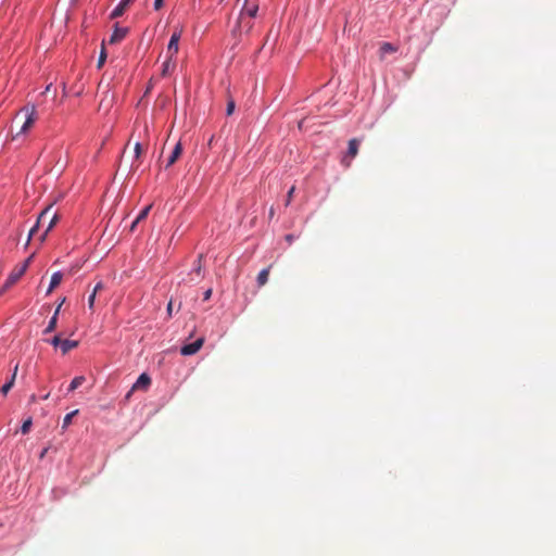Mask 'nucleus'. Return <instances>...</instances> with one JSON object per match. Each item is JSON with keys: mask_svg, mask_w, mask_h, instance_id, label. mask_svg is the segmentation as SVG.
<instances>
[{"mask_svg": "<svg viewBox=\"0 0 556 556\" xmlns=\"http://www.w3.org/2000/svg\"><path fill=\"white\" fill-rule=\"evenodd\" d=\"M268 276H269V267L268 268H264L260 271L258 276H257V283L260 287H263L267 283L268 281Z\"/></svg>", "mask_w": 556, "mask_h": 556, "instance_id": "a211bd4d", "label": "nucleus"}, {"mask_svg": "<svg viewBox=\"0 0 556 556\" xmlns=\"http://www.w3.org/2000/svg\"><path fill=\"white\" fill-rule=\"evenodd\" d=\"M132 1L134 0H121L118 5L111 12L110 17L117 18V17L122 16L124 14L125 10L128 8V5Z\"/></svg>", "mask_w": 556, "mask_h": 556, "instance_id": "4468645a", "label": "nucleus"}, {"mask_svg": "<svg viewBox=\"0 0 556 556\" xmlns=\"http://www.w3.org/2000/svg\"><path fill=\"white\" fill-rule=\"evenodd\" d=\"M286 239H287L288 241H292V236H291V235H288V236L286 237Z\"/></svg>", "mask_w": 556, "mask_h": 556, "instance_id": "e433bc0d", "label": "nucleus"}, {"mask_svg": "<svg viewBox=\"0 0 556 556\" xmlns=\"http://www.w3.org/2000/svg\"><path fill=\"white\" fill-rule=\"evenodd\" d=\"M211 295H212V289H207V290L204 292V294H203V300H204V301L210 300Z\"/></svg>", "mask_w": 556, "mask_h": 556, "instance_id": "2f4dec72", "label": "nucleus"}, {"mask_svg": "<svg viewBox=\"0 0 556 556\" xmlns=\"http://www.w3.org/2000/svg\"><path fill=\"white\" fill-rule=\"evenodd\" d=\"M172 309H173V302L169 301V303L167 304V313L169 316L172 315Z\"/></svg>", "mask_w": 556, "mask_h": 556, "instance_id": "473e14b6", "label": "nucleus"}, {"mask_svg": "<svg viewBox=\"0 0 556 556\" xmlns=\"http://www.w3.org/2000/svg\"><path fill=\"white\" fill-rule=\"evenodd\" d=\"M359 143H361V141L357 138H353V139H351L349 141V148H348L346 156H344L343 160H342V163L345 166H350L351 160L354 159L357 155Z\"/></svg>", "mask_w": 556, "mask_h": 556, "instance_id": "423d86ee", "label": "nucleus"}, {"mask_svg": "<svg viewBox=\"0 0 556 556\" xmlns=\"http://www.w3.org/2000/svg\"><path fill=\"white\" fill-rule=\"evenodd\" d=\"M85 381V377L84 376H79V377H76L74 379H72V391L77 389L79 386H81V383Z\"/></svg>", "mask_w": 556, "mask_h": 556, "instance_id": "b1692460", "label": "nucleus"}, {"mask_svg": "<svg viewBox=\"0 0 556 556\" xmlns=\"http://www.w3.org/2000/svg\"><path fill=\"white\" fill-rule=\"evenodd\" d=\"M152 205H147L140 213L139 215L136 217V223H140L141 220L146 219L147 216L149 215V212L151 210Z\"/></svg>", "mask_w": 556, "mask_h": 556, "instance_id": "412c9836", "label": "nucleus"}, {"mask_svg": "<svg viewBox=\"0 0 556 556\" xmlns=\"http://www.w3.org/2000/svg\"><path fill=\"white\" fill-rule=\"evenodd\" d=\"M182 153V146L180 142H177L170 153V155L168 156L167 159V162H166V165L165 167L168 168L170 167L173 164H175V162L179 159V156L181 155Z\"/></svg>", "mask_w": 556, "mask_h": 556, "instance_id": "f8f14e48", "label": "nucleus"}, {"mask_svg": "<svg viewBox=\"0 0 556 556\" xmlns=\"http://www.w3.org/2000/svg\"><path fill=\"white\" fill-rule=\"evenodd\" d=\"M151 383V379L147 374H141L134 384L132 389L147 388Z\"/></svg>", "mask_w": 556, "mask_h": 556, "instance_id": "f3484780", "label": "nucleus"}, {"mask_svg": "<svg viewBox=\"0 0 556 556\" xmlns=\"http://www.w3.org/2000/svg\"><path fill=\"white\" fill-rule=\"evenodd\" d=\"M202 257H203L202 254H200L198 256V260L194 263V268H193L192 273H190V276L195 274L198 277H202Z\"/></svg>", "mask_w": 556, "mask_h": 556, "instance_id": "6ab92c4d", "label": "nucleus"}, {"mask_svg": "<svg viewBox=\"0 0 556 556\" xmlns=\"http://www.w3.org/2000/svg\"><path fill=\"white\" fill-rule=\"evenodd\" d=\"M235 108H236L235 101L232 99H229L227 102L226 114L228 116L231 115L235 111Z\"/></svg>", "mask_w": 556, "mask_h": 556, "instance_id": "393cba45", "label": "nucleus"}, {"mask_svg": "<svg viewBox=\"0 0 556 556\" xmlns=\"http://www.w3.org/2000/svg\"><path fill=\"white\" fill-rule=\"evenodd\" d=\"M50 211V207L46 208L38 217L37 223L31 227V229L28 232V239L27 242H29L34 236L37 233L39 227L43 224L48 213Z\"/></svg>", "mask_w": 556, "mask_h": 556, "instance_id": "9b49d317", "label": "nucleus"}, {"mask_svg": "<svg viewBox=\"0 0 556 556\" xmlns=\"http://www.w3.org/2000/svg\"><path fill=\"white\" fill-rule=\"evenodd\" d=\"M127 27H119L118 24H115L114 31L109 39V43L116 45L121 42L127 35Z\"/></svg>", "mask_w": 556, "mask_h": 556, "instance_id": "6e6552de", "label": "nucleus"}, {"mask_svg": "<svg viewBox=\"0 0 556 556\" xmlns=\"http://www.w3.org/2000/svg\"><path fill=\"white\" fill-rule=\"evenodd\" d=\"M16 371H17V365L15 366L14 368V371L11 376V379L9 381H7L0 389V392L5 396L9 391L13 388L14 386V381H15V377H16Z\"/></svg>", "mask_w": 556, "mask_h": 556, "instance_id": "dca6fc26", "label": "nucleus"}, {"mask_svg": "<svg viewBox=\"0 0 556 556\" xmlns=\"http://www.w3.org/2000/svg\"><path fill=\"white\" fill-rule=\"evenodd\" d=\"M294 191H295V187L292 186L287 194L286 206H288L291 203Z\"/></svg>", "mask_w": 556, "mask_h": 556, "instance_id": "a878e982", "label": "nucleus"}, {"mask_svg": "<svg viewBox=\"0 0 556 556\" xmlns=\"http://www.w3.org/2000/svg\"><path fill=\"white\" fill-rule=\"evenodd\" d=\"M63 280V273L62 271H55L50 279L49 287L47 289L46 294L49 295L52 293V291L60 286V283Z\"/></svg>", "mask_w": 556, "mask_h": 556, "instance_id": "ddd939ff", "label": "nucleus"}, {"mask_svg": "<svg viewBox=\"0 0 556 556\" xmlns=\"http://www.w3.org/2000/svg\"><path fill=\"white\" fill-rule=\"evenodd\" d=\"M65 301H66V298L64 296L62 299V301L60 302V304L58 305V307L55 308L53 316L49 320V324H48L47 328L45 329V333L52 332L55 330L56 323H58V315L60 313L62 305L65 303Z\"/></svg>", "mask_w": 556, "mask_h": 556, "instance_id": "9d476101", "label": "nucleus"}, {"mask_svg": "<svg viewBox=\"0 0 556 556\" xmlns=\"http://www.w3.org/2000/svg\"><path fill=\"white\" fill-rule=\"evenodd\" d=\"M43 237H45V235H41V236H40V238H39V240H40V241H42V240H43Z\"/></svg>", "mask_w": 556, "mask_h": 556, "instance_id": "ea45409f", "label": "nucleus"}, {"mask_svg": "<svg viewBox=\"0 0 556 556\" xmlns=\"http://www.w3.org/2000/svg\"><path fill=\"white\" fill-rule=\"evenodd\" d=\"M50 343L54 348L60 346L63 355L70 353V339H61L59 336H54L50 340Z\"/></svg>", "mask_w": 556, "mask_h": 556, "instance_id": "1a4fd4ad", "label": "nucleus"}, {"mask_svg": "<svg viewBox=\"0 0 556 556\" xmlns=\"http://www.w3.org/2000/svg\"><path fill=\"white\" fill-rule=\"evenodd\" d=\"M380 51H381V56H383L386 53H391V52H394L395 51V48L389 43V42H384L381 48H380Z\"/></svg>", "mask_w": 556, "mask_h": 556, "instance_id": "5701e85b", "label": "nucleus"}, {"mask_svg": "<svg viewBox=\"0 0 556 556\" xmlns=\"http://www.w3.org/2000/svg\"><path fill=\"white\" fill-rule=\"evenodd\" d=\"M176 68V61L173 58H167L162 65V76L170 75Z\"/></svg>", "mask_w": 556, "mask_h": 556, "instance_id": "2eb2a0df", "label": "nucleus"}, {"mask_svg": "<svg viewBox=\"0 0 556 556\" xmlns=\"http://www.w3.org/2000/svg\"><path fill=\"white\" fill-rule=\"evenodd\" d=\"M181 29H175L174 33L172 34L170 36V39H169V42L167 45V49H166V56L167 58H173L175 59L176 54L178 53V50H179V40H180V37H181Z\"/></svg>", "mask_w": 556, "mask_h": 556, "instance_id": "7ed1b4c3", "label": "nucleus"}, {"mask_svg": "<svg viewBox=\"0 0 556 556\" xmlns=\"http://www.w3.org/2000/svg\"><path fill=\"white\" fill-rule=\"evenodd\" d=\"M31 425H33V419L31 417H28L22 425L21 427V432L23 434H26L30 431V428H31Z\"/></svg>", "mask_w": 556, "mask_h": 556, "instance_id": "4be33fe9", "label": "nucleus"}, {"mask_svg": "<svg viewBox=\"0 0 556 556\" xmlns=\"http://www.w3.org/2000/svg\"><path fill=\"white\" fill-rule=\"evenodd\" d=\"M102 288H103L102 282L97 283V285H96V287L93 288L92 293H91V294L89 295V298H88V305H89V307H90V308H92V307H93V303H94V299H96V294H97V292H98L99 290H101Z\"/></svg>", "mask_w": 556, "mask_h": 556, "instance_id": "aec40b11", "label": "nucleus"}, {"mask_svg": "<svg viewBox=\"0 0 556 556\" xmlns=\"http://www.w3.org/2000/svg\"><path fill=\"white\" fill-rule=\"evenodd\" d=\"M139 223H136V219L132 222L131 226H130V230L134 231L136 226L138 225Z\"/></svg>", "mask_w": 556, "mask_h": 556, "instance_id": "72a5a7b5", "label": "nucleus"}, {"mask_svg": "<svg viewBox=\"0 0 556 556\" xmlns=\"http://www.w3.org/2000/svg\"><path fill=\"white\" fill-rule=\"evenodd\" d=\"M269 215H270V216H273V215H274V208H273V207L270 208Z\"/></svg>", "mask_w": 556, "mask_h": 556, "instance_id": "4c0bfd02", "label": "nucleus"}, {"mask_svg": "<svg viewBox=\"0 0 556 556\" xmlns=\"http://www.w3.org/2000/svg\"><path fill=\"white\" fill-rule=\"evenodd\" d=\"M56 219H58V216H56V214L54 213V214H53V216H52V218H51V220L49 222V225H48V227H47V230H49V229H51V228H52V226L55 224Z\"/></svg>", "mask_w": 556, "mask_h": 556, "instance_id": "c85d7f7f", "label": "nucleus"}, {"mask_svg": "<svg viewBox=\"0 0 556 556\" xmlns=\"http://www.w3.org/2000/svg\"><path fill=\"white\" fill-rule=\"evenodd\" d=\"M203 342H204V338L200 337L192 343H188V344H185L184 346H181L180 353L185 356L193 355L202 348Z\"/></svg>", "mask_w": 556, "mask_h": 556, "instance_id": "0eeeda50", "label": "nucleus"}, {"mask_svg": "<svg viewBox=\"0 0 556 556\" xmlns=\"http://www.w3.org/2000/svg\"><path fill=\"white\" fill-rule=\"evenodd\" d=\"M140 153H141V144H140L139 142H137V143L135 144V154H136V157H139Z\"/></svg>", "mask_w": 556, "mask_h": 556, "instance_id": "7c9ffc66", "label": "nucleus"}, {"mask_svg": "<svg viewBox=\"0 0 556 556\" xmlns=\"http://www.w3.org/2000/svg\"><path fill=\"white\" fill-rule=\"evenodd\" d=\"M164 0H154V10H160L163 7Z\"/></svg>", "mask_w": 556, "mask_h": 556, "instance_id": "cd10ccee", "label": "nucleus"}, {"mask_svg": "<svg viewBox=\"0 0 556 556\" xmlns=\"http://www.w3.org/2000/svg\"><path fill=\"white\" fill-rule=\"evenodd\" d=\"M105 58H106V54H105L104 50L102 49L101 54L99 56V61H98L99 66H101L104 63Z\"/></svg>", "mask_w": 556, "mask_h": 556, "instance_id": "bb28decb", "label": "nucleus"}, {"mask_svg": "<svg viewBox=\"0 0 556 556\" xmlns=\"http://www.w3.org/2000/svg\"><path fill=\"white\" fill-rule=\"evenodd\" d=\"M77 344H78V343H77V341H73V340H72V349L76 348V346H77Z\"/></svg>", "mask_w": 556, "mask_h": 556, "instance_id": "f704fd0d", "label": "nucleus"}, {"mask_svg": "<svg viewBox=\"0 0 556 556\" xmlns=\"http://www.w3.org/2000/svg\"><path fill=\"white\" fill-rule=\"evenodd\" d=\"M31 258L33 255L26 258L22 264L14 266V268L11 270L7 280L4 281L3 286L0 289V295H2L4 292L11 289L24 276L30 264Z\"/></svg>", "mask_w": 556, "mask_h": 556, "instance_id": "f257e3e1", "label": "nucleus"}, {"mask_svg": "<svg viewBox=\"0 0 556 556\" xmlns=\"http://www.w3.org/2000/svg\"><path fill=\"white\" fill-rule=\"evenodd\" d=\"M253 21L251 18L244 17V15H239L237 25L232 29L233 36H237L238 34L242 33H250L253 28Z\"/></svg>", "mask_w": 556, "mask_h": 556, "instance_id": "20e7f679", "label": "nucleus"}, {"mask_svg": "<svg viewBox=\"0 0 556 556\" xmlns=\"http://www.w3.org/2000/svg\"><path fill=\"white\" fill-rule=\"evenodd\" d=\"M70 421H71V418H70V413H67L64 418H63V428H66L67 426H70Z\"/></svg>", "mask_w": 556, "mask_h": 556, "instance_id": "c756f323", "label": "nucleus"}, {"mask_svg": "<svg viewBox=\"0 0 556 556\" xmlns=\"http://www.w3.org/2000/svg\"><path fill=\"white\" fill-rule=\"evenodd\" d=\"M68 18H70V16H68V14L66 13V15H65V21L67 22V21H68Z\"/></svg>", "mask_w": 556, "mask_h": 556, "instance_id": "58836bf2", "label": "nucleus"}, {"mask_svg": "<svg viewBox=\"0 0 556 556\" xmlns=\"http://www.w3.org/2000/svg\"><path fill=\"white\" fill-rule=\"evenodd\" d=\"M77 413H78V409H76V410H72V413H71L72 418H73Z\"/></svg>", "mask_w": 556, "mask_h": 556, "instance_id": "c9c22d12", "label": "nucleus"}, {"mask_svg": "<svg viewBox=\"0 0 556 556\" xmlns=\"http://www.w3.org/2000/svg\"><path fill=\"white\" fill-rule=\"evenodd\" d=\"M258 0H244V5L240 12V15H244L247 18L253 20L258 11Z\"/></svg>", "mask_w": 556, "mask_h": 556, "instance_id": "39448f33", "label": "nucleus"}, {"mask_svg": "<svg viewBox=\"0 0 556 556\" xmlns=\"http://www.w3.org/2000/svg\"><path fill=\"white\" fill-rule=\"evenodd\" d=\"M22 113L25 115V122L23 123L20 131L17 135H25L29 131V129L34 126L38 118L37 110L35 105H26L21 110Z\"/></svg>", "mask_w": 556, "mask_h": 556, "instance_id": "f03ea898", "label": "nucleus"}]
</instances>
